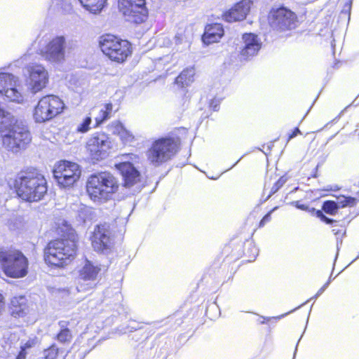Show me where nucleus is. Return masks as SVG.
Listing matches in <instances>:
<instances>
[{"label":"nucleus","mask_w":359,"mask_h":359,"mask_svg":"<svg viewBox=\"0 0 359 359\" xmlns=\"http://www.w3.org/2000/svg\"><path fill=\"white\" fill-rule=\"evenodd\" d=\"M14 186L19 197L29 202L41 200L48 191L46 178L34 168L19 172L15 177Z\"/></svg>","instance_id":"1"},{"label":"nucleus","mask_w":359,"mask_h":359,"mask_svg":"<svg viewBox=\"0 0 359 359\" xmlns=\"http://www.w3.org/2000/svg\"><path fill=\"white\" fill-rule=\"evenodd\" d=\"M118 180L109 172L91 175L86 182L87 193L94 202L107 201L118 191Z\"/></svg>","instance_id":"2"},{"label":"nucleus","mask_w":359,"mask_h":359,"mask_svg":"<svg viewBox=\"0 0 359 359\" xmlns=\"http://www.w3.org/2000/svg\"><path fill=\"white\" fill-rule=\"evenodd\" d=\"M76 250L74 239L54 240L45 248L44 259L49 265L62 267L74 258Z\"/></svg>","instance_id":"3"},{"label":"nucleus","mask_w":359,"mask_h":359,"mask_svg":"<svg viewBox=\"0 0 359 359\" xmlns=\"http://www.w3.org/2000/svg\"><path fill=\"white\" fill-rule=\"evenodd\" d=\"M28 259L19 250L11 248H0V266L6 276L20 278L28 273Z\"/></svg>","instance_id":"4"},{"label":"nucleus","mask_w":359,"mask_h":359,"mask_svg":"<svg viewBox=\"0 0 359 359\" xmlns=\"http://www.w3.org/2000/svg\"><path fill=\"white\" fill-rule=\"evenodd\" d=\"M268 23L272 32L283 36L297 27L298 18L294 12L282 6L270 11L268 15Z\"/></svg>","instance_id":"5"},{"label":"nucleus","mask_w":359,"mask_h":359,"mask_svg":"<svg viewBox=\"0 0 359 359\" xmlns=\"http://www.w3.org/2000/svg\"><path fill=\"white\" fill-rule=\"evenodd\" d=\"M100 46L105 55L117 62H123L132 53L131 45L128 41L111 34L100 38Z\"/></svg>","instance_id":"6"},{"label":"nucleus","mask_w":359,"mask_h":359,"mask_svg":"<svg viewBox=\"0 0 359 359\" xmlns=\"http://www.w3.org/2000/svg\"><path fill=\"white\" fill-rule=\"evenodd\" d=\"M177 144L172 138H161L156 140L147 151L149 162L154 166L170 160L177 151Z\"/></svg>","instance_id":"7"},{"label":"nucleus","mask_w":359,"mask_h":359,"mask_svg":"<svg viewBox=\"0 0 359 359\" xmlns=\"http://www.w3.org/2000/svg\"><path fill=\"white\" fill-rule=\"evenodd\" d=\"M65 104L59 97L48 95L39 100L33 116L36 122L43 123L62 113Z\"/></svg>","instance_id":"8"},{"label":"nucleus","mask_w":359,"mask_h":359,"mask_svg":"<svg viewBox=\"0 0 359 359\" xmlns=\"http://www.w3.org/2000/svg\"><path fill=\"white\" fill-rule=\"evenodd\" d=\"M81 172L77 163L62 161L55 165L53 176L60 187L66 188L72 187L79 179Z\"/></svg>","instance_id":"9"},{"label":"nucleus","mask_w":359,"mask_h":359,"mask_svg":"<svg viewBox=\"0 0 359 359\" xmlns=\"http://www.w3.org/2000/svg\"><path fill=\"white\" fill-rule=\"evenodd\" d=\"M29 90L35 94L45 88L48 83V73L45 67L36 63L30 64L24 69Z\"/></svg>","instance_id":"10"},{"label":"nucleus","mask_w":359,"mask_h":359,"mask_svg":"<svg viewBox=\"0 0 359 359\" xmlns=\"http://www.w3.org/2000/svg\"><path fill=\"white\" fill-rule=\"evenodd\" d=\"M118 7L128 21L139 24L147 18L148 11L145 0H118Z\"/></svg>","instance_id":"11"},{"label":"nucleus","mask_w":359,"mask_h":359,"mask_svg":"<svg viewBox=\"0 0 359 359\" xmlns=\"http://www.w3.org/2000/svg\"><path fill=\"white\" fill-rule=\"evenodd\" d=\"M111 148L109 137L104 133H97L87 142L86 149L93 160L100 161L105 158Z\"/></svg>","instance_id":"12"},{"label":"nucleus","mask_w":359,"mask_h":359,"mask_svg":"<svg viewBox=\"0 0 359 359\" xmlns=\"http://www.w3.org/2000/svg\"><path fill=\"white\" fill-rule=\"evenodd\" d=\"M100 271V264L86 259L79 271V281L76 286L78 292H86L94 288Z\"/></svg>","instance_id":"13"},{"label":"nucleus","mask_w":359,"mask_h":359,"mask_svg":"<svg viewBox=\"0 0 359 359\" xmlns=\"http://www.w3.org/2000/svg\"><path fill=\"white\" fill-rule=\"evenodd\" d=\"M66 39L63 36H57L40 50L41 55L50 62H61L65 57Z\"/></svg>","instance_id":"14"},{"label":"nucleus","mask_w":359,"mask_h":359,"mask_svg":"<svg viewBox=\"0 0 359 359\" xmlns=\"http://www.w3.org/2000/svg\"><path fill=\"white\" fill-rule=\"evenodd\" d=\"M110 226L108 224L95 226L92 236L91 243L93 249L100 252H107L112 245Z\"/></svg>","instance_id":"15"},{"label":"nucleus","mask_w":359,"mask_h":359,"mask_svg":"<svg viewBox=\"0 0 359 359\" xmlns=\"http://www.w3.org/2000/svg\"><path fill=\"white\" fill-rule=\"evenodd\" d=\"M18 77L9 73H0V95H4L8 100L21 103L24 97L16 88Z\"/></svg>","instance_id":"16"},{"label":"nucleus","mask_w":359,"mask_h":359,"mask_svg":"<svg viewBox=\"0 0 359 359\" xmlns=\"http://www.w3.org/2000/svg\"><path fill=\"white\" fill-rule=\"evenodd\" d=\"M242 39L243 44L240 50L241 58L248 60L257 55L262 44L258 36L252 33H246L243 35Z\"/></svg>","instance_id":"17"},{"label":"nucleus","mask_w":359,"mask_h":359,"mask_svg":"<svg viewBox=\"0 0 359 359\" xmlns=\"http://www.w3.org/2000/svg\"><path fill=\"white\" fill-rule=\"evenodd\" d=\"M252 5V1L251 0H241L225 12L223 18L228 22L243 20L249 13Z\"/></svg>","instance_id":"18"},{"label":"nucleus","mask_w":359,"mask_h":359,"mask_svg":"<svg viewBox=\"0 0 359 359\" xmlns=\"http://www.w3.org/2000/svg\"><path fill=\"white\" fill-rule=\"evenodd\" d=\"M116 168L121 172L123 185L130 188L140 182V173L130 162H123L116 165Z\"/></svg>","instance_id":"19"},{"label":"nucleus","mask_w":359,"mask_h":359,"mask_svg":"<svg viewBox=\"0 0 359 359\" xmlns=\"http://www.w3.org/2000/svg\"><path fill=\"white\" fill-rule=\"evenodd\" d=\"M224 35V29L221 24L215 23L208 25L205 27V32L203 35V41L206 44L216 43Z\"/></svg>","instance_id":"20"},{"label":"nucleus","mask_w":359,"mask_h":359,"mask_svg":"<svg viewBox=\"0 0 359 359\" xmlns=\"http://www.w3.org/2000/svg\"><path fill=\"white\" fill-rule=\"evenodd\" d=\"M194 74L195 70L194 68H187L182 71L181 74L176 78L175 82L178 86H180L181 87L187 86L193 82Z\"/></svg>","instance_id":"21"},{"label":"nucleus","mask_w":359,"mask_h":359,"mask_svg":"<svg viewBox=\"0 0 359 359\" xmlns=\"http://www.w3.org/2000/svg\"><path fill=\"white\" fill-rule=\"evenodd\" d=\"M79 1L86 10L95 14L102 10L107 0H79Z\"/></svg>","instance_id":"22"},{"label":"nucleus","mask_w":359,"mask_h":359,"mask_svg":"<svg viewBox=\"0 0 359 359\" xmlns=\"http://www.w3.org/2000/svg\"><path fill=\"white\" fill-rule=\"evenodd\" d=\"M11 304L13 309V313L21 316L27 308V299L25 296L20 295L12 298Z\"/></svg>","instance_id":"23"},{"label":"nucleus","mask_w":359,"mask_h":359,"mask_svg":"<svg viewBox=\"0 0 359 359\" xmlns=\"http://www.w3.org/2000/svg\"><path fill=\"white\" fill-rule=\"evenodd\" d=\"M113 109V105L111 103L106 104L102 109H100L99 115L95 117V126H99L104 121L110 117V114Z\"/></svg>","instance_id":"24"},{"label":"nucleus","mask_w":359,"mask_h":359,"mask_svg":"<svg viewBox=\"0 0 359 359\" xmlns=\"http://www.w3.org/2000/svg\"><path fill=\"white\" fill-rule=\"evenodd\" d=\"M175 45L182 46V49L187 48L190 46L191 37L185 34V32H179L176 34L175 38Z\"/></svg>","instance_id":"25"},{"label":"nucleus","mask_w":359,"mask_h":359,"mask_svg":"<svg viewBox=\"0 0 359 359\" xmlns=\"http://www.w3.org/2000/svg\"><path fill=\"white\" fill-rule=\"evenodd\" d=\"M356 198L351 196L346 197L341 196L337 198V207L339 208H343L346 207H353L356 205Z\"/></svg>","instance_id":"26"},{"label":"nucleus","mask_w":359,"mask_h":359,"mask_svg":"<svg viewBox=\"0 0 359 359\" xmlns=\"http://www.w3.org/2000/svg\"><path fill=\"white\" fill-rule=\"evenodd\" d=\"M65 322L60 323L61 330L57 334V339L61 343L69 342L72 339V334L68 328L65 327Z\"/></svg>","instance_id":"27"},{"label":"nucleus","mask_w":359,"mask_h":359,"mask_svg":"<svg viewBox=\"0 0 359 359\" xmlns=\"http://www.w3.org/2000/svg\"><path fill=\"white\" fill-rule=\"evenodd\" d=\"M322 209L327 214L334 215L338 210L337 203L334 201H326L323 203Z\"/></svg>","instance_id":"28"},{"label":"nucleus","mask_w":359,"mask_h":359,"mask_svg":"<svg viewBox=\"0 0 359 359\" xmlns=\"http://www.w3.org/2000/svg\"><path fill=\"white\" fill-rule=\"evenodd\" d=\"M92 123L91 117L86 116L81 123L77 126L76 131L81 133H85L88 132L90 128V124Z\"/></svg>","instance_id":"29"},{"label":"nucleus","mask_w":359,"mask_h":359,"mask_svg":"<svg viewBox=\"0 0 359 359\" xmlns=\"http://www.w3.org/2000/svg\"><path fill=\"white\" fill-rule=\"evenodd\" d=\"M123 128L124 126L119 121H114L108 126V130L118 136Z\"/></svg>","instance_id":"30"},{"label":"nucleus","mask_w":359,"mask_h":359,"mask_svg":"<svg viewBox=\"0 0 359 359\" xmlns=\"http://www.w3.org/2000/svg\"><path fill=\"white\" fill-rule=\"evenodd\" d=\"M123 143L129 144L131 143L134 140L133 135L125 127L118 135Z\"/></svg>","instance_id":"31"},{"label":"nucleus","mask_w":359,"mask_h":359,"mask_svg":"<svg viewBox=\"0 0 359 359\" xmlns=\"http://www.w3.org/2000/svg\"><path fill=\"white\" fill-rule=\"evenodd\" d=\"M43 355V359H56L58 355V348L55 346H52L44 351Z\"/></svg>","instance_id":"32"},{"label":"nucleus","mask_w":359,"mask_h":359,"mask_svg":"<svg viewBox=\"0 0 359 359\" xmlns=\"http://www.w3.org/2000/svg\"><path fill=\"white\" fill-rule=\"evenodd\" d=\"M316 215L317 217L320 219L321 221L326 224H332L333 222H336L335 220L326 217L321 210H317Z\"/></svg>","instance_id":"33"},{"label":"nucleus","mask_w":359,"mask_h":359,"mask_svg":"<svg viewBox=\"0 0 359 359\" xmlns=\"http://www.w3.org/2000/svg\"><path fill=\"white\" fill-rule=\"evenodd\" d=\"M37 343V340L36 338L34 339H30L28 341H27L25 344H22L20 346V348L24 349L27 351V349H29L34 346Z\"/></svg>","instance_id":"34"},{"label":"nucleus","mask_w":359,"mask_h":359,"mask_svg":"<svg viewBox=\"0 0 359 359\" xmlns=\"http://www.w3.org/2000/svg\"><path fill=\"white\" fill-rule=\"evenodd\" d=\"M305 303L302 304V305H300L299 306L294 309L293 310L287 312V313H285L284 314H282L280 316H276V317H264V316H261L262 318H263L264 320H266L267 321L270 320L271 319H276V320H279V319H281L283 318H284L285 316H286L287 315L292 313L293 311H296L297 309H298L299 308H300L302 306H303L304 304H305Z\"/></svg>","instance_id":"35"},{"label":"nucleus","mask_w":359,"mask_h":359,"mask_svg":"<svg viewBox=\"0 0 359 359\" xmlns=\"http://www.w3.org/2000/svg\"><path fill=\"white\" fill-rule=\"evenodd\" d=\"M277 209V208H274L271 212H269V213H267L262 219V220L260 221L259 222V227H263L266 223L269 222L270 220H271V213L272 211H273L274 210Z\"/></svg>","instance_id":"36"},{"label":"nucleus","mask_w":359,"mask_h":359,"mask_svg":"<svg viewBox=\"0 0 359 359\" xmlns=\"http://www.w3.org/2000/svg\"><path fill=\"white\" fill-rule=\"evenodd\" d=\"M283 183H284V182H282V180L280 179L278 181H277L276 183L271 188V194L269 196V197H270V196L271 194H273L276 191H278V190L283 186Z\"/></svg>","instance_id":"37"},{"label":"nucleus","mask_w":359,"mask_h":359,"mask_svg":"<svg viewBox=\"0 0 359 359\" xmlns=\"http://www.w3.org/2000/svg\"><path fill=\"white\" fill-rule=\"evenodd\" d=\"M27 352L22 348H20V351L18 355L16 356L15 359H26Z\"/></svg>","instance_id":"38"},{"label":"nucleus","mask_w":359,"mask_h":359,"mask_svg":"<svg viewBox=\"0 0 359 359\" xmlns=\"http://www.w3.org/2000/svg\"><path fill=\"white\" fill-rule=\"evenodd\" d=\"M298 134H301V131L298 128H296L292 134L289 135L288 140H290L291 139L296 137Z\"/></svg>","instance_id":"39"},{"label":"nucleus","mask_w":359,"mask_h":359,"mask_svg":"<svg viewBox=\"0 0 359 359\" xmlns=\"http://www.w3.org/2000/svg\"><path fill=\"white\" fill-rule=\"evenodd\" d=\"M292 204H294L298 209L300 210H306L307 208V206L304 204H299L298 201L292 202Z\"/></svg>","instance_id":"40"},{"label":"nucleus","mask_w":359,"mask_h":359,"mask_svg":"<svg viewBox=\"0 0 359 359\" xmlns=\"http://www.w3.org/2000/svg\"><path fill=\"white\" fill-rule=\"evenodd\" d=\"M115 290H116L114 292L115 298L116 300H119V299L121 297L120 291H119L118 288H116Z\"/></svg>","instance_id":"41"},{"label":"nucleus","mask_w":359,"mask_h":359,"mask_svg":"<svg viewBox=\"0 0 359 359\" xmlns=\"http://www.w3.org/2000/svg\"><path fill=\"white\" fill-rule=\"evenodd\" d=\"M325 290L322 287L318 290V291L316 293V296H320L323 292Z\"/></svg>","instance_id":"42"},{"label":"nucleus","mask_w":359,"mask_h":359,"mask_svg":"<svg viewBox=\"0 0 359 359\" xmlns=\"http://www.w3.org/2000/svg\"><path fill=\"white\" fill-rule=\"evenodd\" d=\"M330 278H329L327 282L325 283L322 287L324 288V290H325L327 289V287H328V285H330Z\"/></svg>","instance_id":"43"},{"label":"nucleus","mask_w":359,"mask_h":359,"mask_svg":"<svg viewBox=\"0 0 359 359\" xmlns=\"http://www.w3.org/2000/svg\"><path fill=\"white\" fill-rule=\"evenodd\" d=\"M111 292V289H107L105 292H104V295L105 297H110L109 294Z\"/></svg>","instance_id":"44"},{"label":"nucleus","mask_w":359,"mask_h":359,"mask_svg":"<svg viewBox=\"0 0 359 359\" xmlns=\"http://www.w3.org/2000/svg\"><path fill=\"white\" fill-rule=\"evenodd\" d=\"M210 107L213 109L214 111H217V104H214V102L213 101L211 102Z\"/></svg>","instance_id":"45"},{"label":"nucleus","mask_w":359,"mask_h":359,"mask_svg":"<svg viewBox=\"0 0 359 359\" xmlns=\"http://www.w3.org/2000/svg\"><path fill=\"white\" fill-rule=\"evenodd\" d=\"M3 300H4V297L1 294H0V309L1 308V306L3 305Z\"/></svg>","instance_id":"46"},{"label":"nucleus","mask_w":359,"mask_h":359,"mask_svg":"<svg viewBox=\"0 0 359 359\" xmlns=\"http://www.w3.org/2000/svg\"><path fill=\"white\" fill-rule=\"evenodd\" d=\"M345 8H347V12L350 13V9H351V3H348L346 4Z\"/></svg>","instance_id":"47"},{"label":"nucleus","mask_w":359,"mask_h":359,"mask_svg":"<svg viewBox=\"0 0 359 359\" xmlns=\"http://www.w3.org/2000/svg\"><path fill=\"white\" fill-rule=\"evenodd\" d=\"M318 297H319V296H316V294L315 296L312 297L309 299V301L313 300V299H317Z\"/></svg>","instance_id":"48"},{"label":"nucleus","mask_w":359,"mask_h":359,"mask_svg":"<svg viewBox=\"0 0 359 359\" xmlns=\"http://www.w3.org/2000/svg\"><path fill=\"white\" fill-rule=\"evenodd\" d=\"M318 297H319V296H316V294L315 296L312 297L309 299V301L313 300V299H317Z\"/></svg>","instance_id":"49"},{"label":"nucleus","mask_w":359,"mask_h":359,"mask_svg":"<svg viewBox=\"0 0 359 359\" xmlns=\"http://www.w3.org/2000/svg\"><path fill=\"white\" fill-rule=\"evenodd\" d=\"M318 297H319V296H316V294L315 296L312 297L309 299V301L313 300V299H317Z\"/></svg>","instance_id":"50"},{"label":"nucleus","mask_w":359,"mask_h":359,"mask_svg":"<svg viewBox=\"0 0 359 359\" xmlns=\"http://www.w3.org/2000/svg\"><path fill=\"white\" fill-rule=\"evenodd\" d=\"M296 351H297V348L295 349V351H294V356H295V355H296Z\"/></svg>","instance_id":"51"},{"label":"nucleus","mask_w":359,"mask_h":359,"mask_svg":"<svg viewBox=\"0 0 359 359\" xmlns=\"http://www.w3.org/2000/svg\"><path fill=\"white\" fill-rule=\"evenodd\" d=\"M38 359H43V358H38Z\"/></svg>","instance_id":"52"},{"label":"nucleus","mask_w":359,"mask_h":359,"mask_svg":"<svg viewBox=\"0 0 359 359\" xmlns=\"http://www.w3.org/2000/svg\"><path fill=\"white\" fill-rule=\"evenodd\" d=\"M358 135H359V133H358Z\"/></svg>","instance_id":"53"}]
</instances>
